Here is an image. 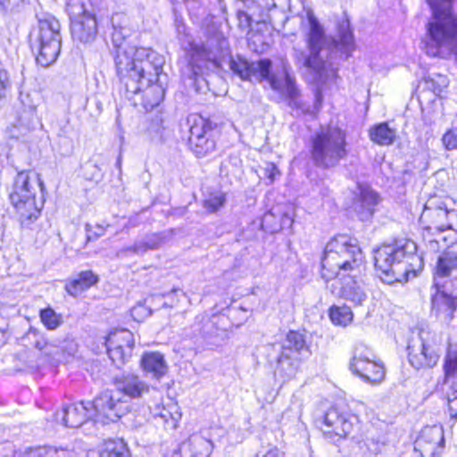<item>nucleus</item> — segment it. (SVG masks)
<instances>
[{
  "mask_svg": "<svg viewBox=\"0 0 457 457\" xmlns=\"http://www.w3.org/2000/svg\"><path fill=\"white\" fill-rule=\"evenodd\" d=\"M189 126L188 143L197 157H204L215 149L211 124L203 117L192 114L187 117Z\"/></svg>",
  "mask_w": 457,
  "mask_h": 457,
  "instance_id": "nucleus-15",
  "label": "nucleus"
},
{
  "mask_svg": "<svg viewBox=\"0 0 457 457\" xmlns=\"http://www.w3.org/2000/svg\"><path fill=\"white\" fill-rule=\"evenodd\" d=\"M407 351L411 365L417 370L432 368L439 360L434 336L428 331L420 330L419 337L410 341Z\"/></svg>",
  "mask_w": 457,
  "mask_h": 457,
  "instance_id": "nucleus-13",
  "label": "nucleus"
},
{
  "mask_svg": "<svg viewBox=\"0 0 457 457\" xmlns=\"http://www.w3.org/2000/svg\"><path fill=\"white\" fill-rule=\"evenodd\" d=\"M44 184L27 171L18 172L9 190V200L22 228H29L44 206Z\"/></svg>",
  "mask_w": 457,
  "mask_h": 457,
  "instance_id": "nucleus-6",
  "label": "nucleus"
},
{
  "mask_svg": "<svg viewBox=\"0 0 457 457\" xmlns=\"http://www.w3.org/2000/svg\"><path fill=\"white\" fill-rule=\"evenodd\" d=\"M423 240L426 242L427 248L429 251L436 253L439 250V240H441V238L437 236V232L428 234L423 230Z\"/></svg>",
  "mask_w": 457,
  "mask_h": 457,
  "instance_id": "nucleus-43",
  "label": "nucleus"
},
{
  "mask_svg": "<svg viewBox=\"0 0 457 457\" xmlns=\"http://www.w3.org/2000/svg\"><path fill=\"white\" fill-rule=\"evenodd\" d=\"M164 297V295H155L154 297V299H155L156 301L158 302H161L162 300V298Z\"/></svg>",
  "mask_w": 457,
  "mask_h": 457,
  "instance_id": "nucleus-62",
  "label": "nucleus"
},
{
  "mask_svg": "<svg viewBox=\"0 0 457 457\" xmlns=\"http://www.w3.org/2000/svg\"><path fill=\"white\" fill-rule=\"evenodd\" d=\"M225 201V195L223 193H217L211 195L209 198L204 201V206L209 212H215L224 205Z\"/></svg>",
  "mask_w": 457,
  "mask_h": 457,
  "instance_id": "nucleus-39",
  "label": "nucleus"
},
{
  "mask_svg": "<svg viewBox=\"0 0 457 457\" xmlns=\"http://www.w3.org/2000/svg\"><path fill=\"white\" fill-rule=\"evenodd\" d=\"M61 25L53 16L38 21V26L29 36V44L33 52H37V62L48 67L54 63L61 51Z\"/></svg>",
  "mask_w": 457,
  "mask_h": 457,
  "instance_id": "nucleus-9",
  "label": "nucleus"
},
{
  "mask_svg": "<svg viewBox=\"0 0 457 457\" xmlns=\"http://www.w3.org/2000/svg\"><path fill=\"white\" fill-rule=\"evenodd\" d=\"M427 88L432 90L435 95H440L448 85V79L445 76L436 74L434 77H428L425 79Z\"/></svg>",
  "mask_w": 457,
  "mask_h": 457,
  "instance_id": "nucleus-36",
  "label": "nucleus"
},
{
  "mask_svg": "<svg viewBox=\"0 0 457 457\" xmlns=\"http://www.w3.org/2000/svg\"><path fill=\"white\" fill-rule=\"evenodd\" d=\"M61 353L58 351L55 353V356L54 359L56 361H68L69 357L74 355L77 351V345L72 341H66L64 345L62 346Z\"/></svg>",
  "mask_w": 457,
  "mask_h": 457,
  "instance_id": "nucleus-40",
  "label": "nucleus"
},
{
  "mask_svg": "<svg viewBox=\"0 0 457 457\" xmlns=\"http://www.w3.org/2000/svg\"><path fill=\"white\" fill-rule=\"evenodd\" d=\"M445 448L444 429L441 425L424 427L414 442V450L422 457H439Z\"/></svg>",
  "mask_w": 457,
  "mask_h": 457,
  "instance_id": "nucleus-17",
  "label": "nucleus"
},
{
  "mask_svg": "<svg viewBox=\"0 0 457 457\" xmlns=\"http://www.w3.org/2000/svg\"><path fill=\"white\" fill-rule=\"evenodd\" d=\"M363 270L364 256L355 239L338 235L327 243L321 258L323 279L361 273Z\"/></svg>",
  "mask_w": 457,
  "mask_h": 457,
  "instance_id": "nucleus-5",
  "label": "nucleus"
},
{
  "mask_svg": "<svg viewBox=\"0 0 457 457\" xmlns=\"http://www.w3.org/2000/svg\"><path fill=\"white\" fill-rule=\"evenodd\" d=\"M238 26L243 30L248 29L251 27L252 18L246 11L238 9L237 12Z\"/></svg>",
  "mask_w": 457,
  "mask_h": 457,
  "instance_id": "nucleus-47",
  "label": "nucleus"
},
{
  "mask_svg": "<svg viewBox=\"0 0 457 457\" xmlns=\"http://www.w3.org/2000/svg\"><path fill=\"white\" fill-rule=\"evenodd\" d=\"M350 369L363 381L370 384L380 383L385 377V369L382 363L362 354H355L353 357Z\"/></svg>",
  "mask_w": 457,
  "mask_h": 457,
  "instance_id": "nucleus-18",
  "label": "nucleus"
},
{
  "mask_svg": "<svg viewBox=\"0 0 457 457\" xmlns=\"http://www.w3.org/2000/svg\"><path fill=\"white\" fill-rule=\"evenodd\" d=\"M442 142L447 151L457 150V127L448 129L443 135Z\"/></svg>",
  "mask_w": 457,
  "mask_h": 457,
  "instance_id": "nucleus-41",
  "label": "nucleus"
},
{
  "mask_svg": "<svg viewBox=\"0 0 457 457\" xmlns=\"http://www.w3.org/2000/svg\"><path fill=\"white\" fill-rule=\"evenodd\" d=\"M141 367L146 374L156 379L163 377L168 370L163 355L155 352L146 353L142 356Z\"/></svg>",
  "mask_w": 457,
  "mask_h": 457,
  "instance_id": "nucleus-25",
  "label": "nucleus"
},
{
  "mask_svg": "<svg viewBox=\"0 0 457 457\" xmlns=\"http://www.w3.org/2000/svg\"><path fill=\"white\" fill-rule=\"evenodd\" d=\"M203 441L208 445V447L206 449V454L209 455L212 449V444L211 441H204V439H203Z\"/></svg>",
  "mask_w": 457,
  "mask_h": 457,
  "instance_id": "nucleus-59",
  "label": "nucleus"
},
{
  "mask_svg": "<svg viewBox=\"0 0 457 457\" xmlns=\"http://www.w3.org/2000/svg\"><path fill=\"white\" fill-rule=\"evenodd\" d=\"M297 370V356L282 352L278 359L277 371L289 378L295 375Z\"/></svg>",
  "mask_w": 457,
  "mask_h": 457,
  "instance_id": "nucleus-32",
  "label": "nucleus"
},
{
  "mask_svg": "<svg viewBox=\"0 0 457 457\" xmlns=\"http://www.w3.org/2000/svg\"><path fill=\"white\" fill-rule=\"evenodd\" d=\"M99 457H131L127 443L121 438L105 440L99 446Z\"/></svg>",
  "mask_w": 457,
  "mask_h": 457,
  "instance_id": "nucleus-29",
  "label": "nucleus"
},
{
  "mask_svg": "<svg viewBox=\"0 0 457 457\" xmlns=\"http://www.w3.org/2000/svg\"><path fill=\"white\" fill-rule=\"evenodd\" d=\"M148 251L145 242H136L132 246L124 248L118 253V255H125L127 253H134L136 254H142Z\"/></svg>",
  "mask_w": 457,
  "mask_h": 457,
  "instance_id": "nucleus-46",
  "label": "nucleus"
},
{
  "mask_svg": "<svg viewBox=\"0 0 457 457\" xmlns=\"http://www.w3.org/2000/svg\"><path fill=\"white\" fill-rule=\"evenodd\" d=\"M360 274H347L340 277L339 296L355 306L362 305L368 299V293L362 279L359 277Z\"/></svg>",
  "mask_w": 457,
  "mask_h": 457,
  "instance_id": "nucleus-20",
  "label": "nucleus"
},
{
  "mask_svg": "<svg viewBox=\"0 0 457 457\" xmlns=\"http://www.w3.org/2000/svg\"><path fill=\"white\" fill-rule=\"evenodd\" d=\"M151 314V312L148 311L144 305L138 304L131 309V316L134 319H139L147 317Z\"/></svg>",
  "mask_w": 457,
  "mask_h": 457,
  "instance_id": "nucleus-49",
  "label": "nucleus"
},
{
  "mask_svg": "<svg viewBox=\"0 0 457 457\" xmlns=\"http://www.w3.org/2000/svg\"><path fill=\"white\" fill-rule=\"evenodd\" d=\"M303 351H308L303 336L296 331H289L282 345V352L297 355Z\"/></svg>",
  "mask_w": 457,
  "mask_h": 457,
  "instance_id": "nucleus-31",
  "label": "nucleus"
},
{
  "mask_svg": "<svg viewBox=\"0 0 457 457\" xmlns=\"http://www.w3.org/2000/svg\"><path fill=\"white\" fill-rule=\"evenodd\" d=\"M293 219L288 214H284L281 217V228H291Z\"/></svg>",
  "mask_w": 457,
  "mask_h": 457,
  "instance_id": "nucleus-55",
  "label": "nucleus"
},
{
  "mask_svg": "<svg viewBox=\"0 0 457 457\" xmlns=\"http://www.w3.org/2000/svg\"><path fill=\"white\" fill-rule=\"evenodd\" d=\"M98 282V276L91 270L81 271L76 278L66 281L65 291L76 297Z\"/></svg>",
  "mask_w": 457,
  "mask_h": 457,
  "instance_id": "nucleus-27",
  "label": "nucleus"
},
{
  "mask_svg": "<svg viewBox=\"0 0 457 457\" xmlns=\"http://www.w3.org/2000/svg\"><path fill=\"white\" fill-rule=\"evenodd\" d=\"M395 137V129L389 128L386 122L377 124L370 129V140L379 145H390Z\"/></svg>",
  "mask_w": 457,
  "mask_h": 457,
  "instance_id": "nucleus-30",
  "label": "nucleus"
},
{
  "mask_svg": "<svg viewBox=\"0 0 457 457\" xmlns=\"http://www.w3.org/2000/svg\"><path fill=\"white\" fill-rule=\"evenodd\" d=\"M83 170H84V177L88 179V180H99L101 179L102 178V170L101 168L92 162H87L84 167H83Z\"/></svg>",
  "mask_w": 457,
  "mask_h": 457,
  "instance_id": "nucleus-42",
  "label": "nucleus"
},
{
  "mask_svg": "<svg viewBox=\"0 0 457 457\" xmlns=\"http://www.w3.org/2000/svg\"><path fill=\"white\" fill-rule=\"evenodd\" d=\"M329 317L336 325L346 326L353 320V312L351 308L346 305L332 306L329 309Z\"/></svg>",
  "mask_w": 457,
  "mask_h": 457,
  "instance_id": "nucleus-33",
  "label": "nucleus"
},
{
  "mask_svg": "<svg viewBox=\"0 0 457 457\" xmlns=\"http://www.w3.org/2000/svg\"><path fill=\"white\" fill-rule=\"evenodd\" d=\"M262 170L264 178L269 180L270 184L273 183L276 178L280 174L277 166L271 162H267Z\"/></svg>",
  "mask_w": 457,
  "mask_h": 457,
  "instance_id": "nucleus-45",
  "label": "nucleus"
},
{
  "mask_svg": "<svg viewBox=\"0 0 457 457\" xmlns=\"http://www.w3.org/2000/svg\"><path fill=\"white\" fill-rule=\"evenodd\" d=\"M122 339L127 343L130 340V331L127 329H121L114 331L109 334L106 338L107 353L115 366L120 368L122 366L128 359L131 356L132 351H127V348H120L116 346L117 341Z\"/></svg>",
  "mask_w": 457,
  "mask_h": 457,
  "instance_id": "nucleus-22",
  "label": "nucleus"
},
{
  "mask_svg": "<svg viewBox=\"0 0 457 457\" xmlns=\"http://www.w3.org/2000/svg\"><path fill=\"white\" fill-rule=\"evenodd\" d=\"M116 388L131 398H140L148 392L149 386L136 375L128 374L115 379Z\"/></svg>",
  "mask_w": 457,
  "mask_h": 457,
  "instance_id": "nucleus-24",
  "label": "nucleus"
},
{
  "mask_svg": "<svg viewBox=\"0 0 457 457\" xmlns=\"http://www.w3.org/2000/svg\"><path fill=\"white\" fill-rule=\"evenodd\" d=\"M229 68L242 80H251L254 78L267 81L271 89L278 94V102L287 100L289 104H297L299 91L285 63L280 69L271 71V62L269 59L249 62L246 59L237 56L230 58Z\"/></svg>",
  "mask_w": 457,
  "mask_h": 457,
  "instance_id": "nucleus-3",
  "label": "nucleus"
},
{
  "mask_svg": "<svg viewBox=\"0 0 457 457\" xmlns=\"http://www.w3.org/2000/svg\"><path fill=\"white\" fill-rule=\"evenodd\" d=\"M262 457H285L284 453L279 450L277 446H273L269 449Z\"/></svg>",
  "mask_w": 457,
  "mask_h": 457,
  "instance_id": "nucleus-54",
  "label": "nucleus"
},
{
  "mask_svg": "<svg viewBox=\"0 0 457 457\" xmlns=\"http://www.w3.org/2000/svg\"><path fill=\"white\" fill-rule=\"evenodd\" d=\"M435 295L431 298L432 312L438 315L445 312L452 314L457 305L456 297L453 293H449L446 286L445 287L436 288Z\"/></svg>",
  "mask_w": 457,
  "mask_h": 457,
  "instance_id": "nucleus-26",
  "label": "nucleus"
},
{
  "mask_svg": "<svg viewBox=\"0 0 457 457\" xmlns=\"http://www.w3.org/2000/svg\"><path fill=\"white\" fill-rule=\"evenodd\" d=\"M39 316L44 326L49 330L56 329L62 323L61 314L56 313L50 307L41 310Z\"/></svg>",
  "mask_w": 457,
  "mask_h": 457,
  "instance_id": "nucleus-34",
  "label": "nucleus"
},
{
  "mask_svg": "<svg viewBox=\"0 0 457 457\" xmlns=\"http://www.w3.org/2000/svg\"><path fill=\"white\" fill-rule=\"evenodd\" d=\"M323 420L327 427L323 433L334 443L350 436L359 427V420L355 415L340 411L337 407L328 409L323 416Z\"/></svg>",
  "mask_w": 457,
  "mask_h": 457,
  "instance_id": "nucleus-16",
  "label": "nucleus"
},
{
  "mask_svg": "<svg viewBox=\"0 0 457 457\" xmlns=\"http://www.w3.org/2000/svg\"><path fill=\"white\" fill-rule=\"evenodd\" d=\"M445 380H453L452 395L446 400H457V346L450 345L444 360Z\"/></svg>",
  "mask_w": 457,
  "mask_h": 457,
  "instance_id": "nucleus-28",
  "label": "nucleus"
},
{
  "mask_svg": "<svg viewBox=\"0 0 457 457\" xmlns=\"http://www.w3.org/2000/svg\"><path fill=\"white\" fill-rule=\"evenodd\" d=\"M63 143L68 144V147L65 149V151L62 153V154H70L71 152V142L68 140L67 138H63Z\"/></svg>",
  "mask_w": 457,
  "mask_h": 457,
  "instance_id": "nucleus-58",
  "label": "nucleus"
},
{
  "mask_svg": "<svg viewBox=\"0 0 457 457\" xmlns=\"http://www.w3.org/2000/svg\"><path fill=\"white\" fill-rule=\"evenodd\" d=\"M379 201L377 192L368 185L359 184L353 200V211L361 220H369L376 212Z\"/></svg>",
  "mask_w": 457,
  "mask_h": 457,
  "instance_id": "nucleus-19",
  "label": "nucleus"
},
{
  "mask_svg": "<svg viewBox=\"0 0 457 457\" xmlns=\"http://www.w3.org/2000/svg\"><path fill=\"white\" fill-rule=\"evenodd\" d=\"M162 66L163 64L162 65L161 71L158 72H155L154 69H150V72H144V75L138 79L140 88L135 93L129 92L125 85L122 84L125 89V96L129 100H134V96L142 93L141 104L146 111H150L159 105L163 100L165 94L163 82L161 79Z\"/></svg>",
  "mask_w": 457,
  "mask_h": 457,
  "instance_id": "nucleus-12",
  "label": "nucleus"
},
{
  "mask_svg": "<svg viewBox=\"0 0 457 457\" xmlns=\"http://www.w3.org/2000/svg\"><path fill=\"white\" fill-rule=\"evenodd\" d=\"M168 406L170 411V420L172 422V428H176L178 427V422L181 419L182 413L180 411V407L178 405V402H168Z\"/></svg>",
  "mask_w": 457,
  "mask_h": 457,
  "instance_id": "nucleus-44",
  "label": "nucleus"
},
{
  "mask_svg": "<svg viewBox=\"0 0 457 457\" xmlns=\"http://www.w3.org/2000/svg\"><path fill=\"white\" fill-rule=\"evenodd\" d=\"M415 250L416 245L413 241H397L383 245L375 250V267L384 275L382 279L388 284L407 281L411 271L408 260Z\"/></svg>",
  "mask_w": 457,
  "mask_h": 457,
  "instance_id": "nucleus-8",
  "label": "nucleus"
},
{
  "mask_svg": "<svg viewBox=\"0 0 457 457\" xmlns=\"http://www.w3.org/2000/svg\"><path fill=\"white\" fill-rule=\"evenodd\" d=\"M453 220L445 226V229L437 236L441 240L445 241L448 245H457V212H453Z\"/></svg>",
  "mask_w": 457,
  "mask_h": 457,
  "instance_id": "nucleus-35",
  "label": "nucleus"
},
{
  "mask_svg": "<svg viewBox=\"0 0 457 457\" xmlns=\"http://www.w3.org/2000/svg\"><path fill=\"white\" fill-rule=\"evenodd\" d=\"M71 35L73 39L82 43H88L95 39L97 32V23L94 16L84 14L71 23Z\"/></svg>",
  "mask_w": 457,
  "mask_h": 457,
  "instance_id": "nucleus-23",
  "label": "nucleus"
},
{
  "mask_svg": "<svg viewBox=\"0 0 457 457\" xmlns=\"http://www.w3.org/2000/svg\"><path fill=\"white\" fill-rule=\"evenodd\" d=\"M36 348L40 351H45L46 354H50L51 353L47 351L48 345L46 342L37 341L35 345Z\"/></svg>",
  "mask_w": 457,
  "mask_h": 457,
  "instance_id": "nucleus-57",
  "label": "nucleus"
},
{
  "mask_svg": "<svg viewBox=\"0 0 457 457\" xmlns=\"http://www.w3.org/2000/svg\"><path fill=\"white\" fill-rule=\"evenodd\" d=\"M457 271V253L448 250L437 257L434 271L435 288L445 287L447 279L451 278L453 274Z\"/></svg>",
  "mask_w": 457,
  "mask_h": 457,
  "instance_id": "nucleus-21",
  "label": "nucleus"
},
{
  "mask_svg": "<svg viewBox=\"0 0 457 457\" xmlns=\"http://www.w3.org/2000/svg\"><path fill=\"white\" fill-rule=\"evenodd\" d=\"M118 343H116V346L117 347H120V348H127V351H132L133 350V346H134V337H133V334L130 332V340L129 342H126V341H123L122 339H119V341H117Z\"/></svg>",
  "mask_w": 457,
  "mask_h": 457,
  "instance_id": "nucleus-52",
  "label": "nucleus"
},
{
  "mask_svg": "<svg viewBox=\"0 0 457 457\" xmlns=\"http://www.w3.org/2000/svg\"><path fill=\"white\" fill-rule=\"evenodd\" d=\"M307 29L305 32L306 50L294 49L295 65L307 71L320 75L326 64L331 65L332 60L339 54L340 58L347 59L355 48L354 37L348 16L344 13L337 23V39L333 38L327 49V37L321 24L314 13L308 11Z\"/></svg>",
  "mask_w": 457,
  "mask_h": 457,
  "instance_id": "nucleus-1",
  "label": "nucleus"
},
{
  "mask_svg": "<svg viewBox=\"0 0 457 457\" xmlns=\"http://www.w3.org/2000/svg\"><path fill=\"white\" fill-rule=\"evenodd\" d=\"M161 241H162V239L160 237L154 236L153 237L147 239L145 242L147 245L148 250H154V249L159 248V246L161 245Z\"/></svg>",
  "mask_w": 457,
  "mask_h": 457,
  "instance_id": "nucleus-51",
  "label": "nucleus"
},
{
  "mask_svg": "<svg viewBox=\"0 0 457 457\" xmlns=\"http://www.w3.org/2000/svg\"><path fill=\"white\" fill-rule=\"evenodd\" d=\"M228 54V42L225 37L210 38L204 45L190 44V64L196 75L204 69L218 67L220 60Z\"/></svg>",
  "mask_w": 457,
  "mask_h": 457,
  "instance_id": "nucleus-11",
  "label": "nucleus"
},
{
  "mask_svg": "<svg viewBox=\"0 0 457 457\" xmlns=\"http://www.w3.org/2000/svg\"><path fill=\"white\" fill-rule=\"evenodd\" d=\"M162 307H167V306H169V305H168V303H167L166 302H163V303H162Z\"/></svg>",
  "mask_w": 457,
  "mask_h": 457,
  "instance_id": "nucleus-63",
  "label": "nucleus"
},
{
  "mask_svg": "<svg viewBox=\"0 0 457 457\" xmlns=\"http://www.w3.org/2000/svg\"><path fill=\"white\" fill-rule=\"evenodd\" d=\"M22 457H59L58 451L55 448L49 446H38L29 448L24 453Z\"/></svg>",
  "mask_w": 457,
  "mask_h": 457,
  "instance_id": "nucleus-37",
  "label": "nucleus"
},
{
  "mask_svg": "<svg viewBox=\"0 0 457 457\" xmlns=\"http://www.w3.org/2000/svg\"><path fill=\"white\" fill-rule=\"evenodd\" d=\"M310 144V158L320 169L335 168L348 155L345 131L337 126L321 128L311 137Z\"/></svg>",
  "mask_w": 457,
  "mask_h": 457,
  "instance_id": "nucleus-7",
  "label": "nucleus"
},
{
  "mask_svg": "<svg viewBox=\"0 0 457 457\" xmlns=\"http://www.w3.org/2000/svg\"><path fill=\"white\" fill-rule=\"evenodd\" d=\"M271 217V213H265L262 218V224L268 221V220Z\"/></svg>",
  "mask_w": 457,
  "mask_h": 457,
  "instance_id": "nucleus-60",
  "label": "nucleus"
},
{
  "mask_svg": "<svg viewBox=\"0 0 457 457\" xmlns=\"http://www.w3.org/2000/svg\"><path fill=\"white\" fill-rule=\"evenodd\" d=\"M385 444H386V437L384 436H378V438L370 437V438L367 439V445L369 447H370L371 445H373L375 446L373 451H379L378 445H385Z\"/></svg>",
  "mask_w": 457,
  "mask_h": 457,
  "instance_id": "nucleus-50",
  "label": "nucleus"
},
{
  "mask_svg": "<svg viewBox=\"0 0 457 457\" xmlns=\"http://www.w3.org/2000/svg\"><path fill=\"white\" fill-rule=\"evenodd\" d=\"M447 411L452 420H457V402H447Z\"/></svg>",
  "mask_w": 457,
  "mask_h": 457,
  "instance_id": "nucleus-53",
  "label": "nucleus"
},
{
  "mask_svg": "<svg viewBox=\"0 0 457 457\" xmlns=\"http://www.w3.org/2000/svg\"><path fill=\"white\" fill-rule=\"evenodd\" d=\"M18 122L22 130L21 135H25L26 132L33 129L36 125L35 109H30L29 112H24Z\"/></svg>",
  "mask_w": 457,
  "mask_h": 457,
  "instance_id": "nucleus-38",
  "label": "nucleus"
},
{
  "mask_svg": "<svg viewBox=\"0 0 457 457\" xmlns=\"http://www.w3.org/2000/svg\"><path fill=\"white\" fill-rule=\"evenodd\" d=\"M114 407V402H71L63 407L62 420L70 428H79L93 416L113 420V418L119 417L113 413Z\"/></svg>",
  "mask_w": 457,
  "mask_h": 457,
  "instance_id": "nucleus-10",
  "label": "nucleus"
},
{
  "mask_svg": "<svg viewBox=\"0 0 457 457\" xmlns=\"http://www.w3.org/2000/svg\"><path fill=\"white\" fill-rule=\"evenodd\" d=\"M112 22L111 40L116 50L117 72L127 90L135 93L140 88L138 79L144 72H150V69H154L155 72L160 71L162 65L164 64V58L152 48L129 45L126 40L129 29L125 27H118L115 24V17H112Z\"/></svg>",
  "mask_w": 457,
  "mask_h": 457,
  "instance_id": "nucleus-2",
  "label": "nucleus"
},
{
  "mask_svg": "<svg viewBox=\"0 0 457 457\" xmlns=\"http://www.w3.org/2000/svg\"><path fill=\"white\" fill-rule=\"evenodd\" d=\"M116 166L119 170H120L121 168V156L120 155L117 159V162H116Z\"/></svg>",
  "mask_w": 457,
  "mask_h": 457,
  "instance_id": "nucleus-61",
  "label": "nucleus"
},
{
  "mask_svg": "<svg viewBox=\"0 0 457 457\" xmlns=\"http://www.w3.org/2000/svg\"><path fill=\"white\" fill-rule=\"evenodd\" d=\"M432 21L428 23L424 49L428 55L447 58L457 50V16L453 0L428 4Z\"/></svg>",
  "mask_w": 457,
  "mask_h": 457,
  "instance_id": "nucleus-4",
  "label": "nucleus"
},
{
  "mask_svg": "<svg viewBox=\"0 0 457 457\" xmlns=\"http://www.w3.org/2000/svg\"><path fill=\"white\" fill-rule=\"evenodd\" d=\"M12 136L16 137H19L20 135H15L14 133H12Z\"/></svg>",
  "mask_w": 457,
  "mask_h": 457,
  "instance_id": "nucleus-64",
  "label": "nucleus"
},
{
  "mask_svg": "<svg viewBox=\"0 0 457 457\" xmlns=\"http://www.w3.org/2000/svg\"><path fill=\"white\" fill-rule=\"evenodd\" d=\"M453 212H457L448 207L446 200L437 196L430 197L426 202L420 219L423 230L428 234L437 232L440 235L453 220Z\"/></svg>",
  "mask_w": 457,
  "mask_h": 457,
  "instance_id": "nucleus-14",
  "label": "nucleus"
},
{
  "mask_svg": "<svg viewBox=\"0 0 457 457\" xmlns=\"http://www.w3.org/2000/svg\"><path fill=\"white\" fill-rule=\"evenodd\" d=\"M9 87V76L6 71L0 70V102L5 97Z\"/></svg>",
  "mask_w": 457,
  "mask_h": 457,
  "instance_id": "nucleus-48",
  "label": "nucleus"
},
{
  "mask_svg": "<svg viewBox=\"0 0 457 457\" xmlns=\"http://www.w3.org/2000/svg\"><path fill=\"white\" fill-rule=\"evenodd\" d=\"M169 411V406H164L159 414L160 417H162L165 422H168L169 419L170 420V411Z\"/></svg>",
  "mask_w": 457,
  "mask_h": 457,
  "instance_id": "nucleus-56",
  "label": "nucleus"
}]
</instances>
